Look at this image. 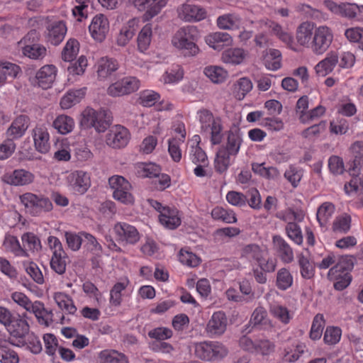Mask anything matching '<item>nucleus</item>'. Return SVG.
Here are the masks:
<instances>
[{
	"mask_svg": "<svg viewBox=\"0 0 363 363\" xmlns=\"http://www.w3.org/2000/svg\"><path fill=\"white\" fill-rule=\"evenodd\" d=\"M199 30L196 26H186L178 29L171 39L172 45L186 57L196 56L199 48L196 45Z\"/></svg>",
	"mask_w": 363,
	"mask_h": 363,
	"instance_id": "obj_1",
	"label": "nucleus"
},
{
	"mask_svg": "<svg viewBox=\"0 0 363 363\" xmlns=\"http://www.w3.org/2000/svg\"><path fill=\"white\" fill-rule=\"evenodd\" d=\"M197 115L201 133L208 136L212 145L220 144L224 129L222 119L206 109L198 111Z\"/></svg>",
	"mask_w": 363,
	"mask_h": 363,
	"instance_id": "obj_2",
	"label": "nucleus"
},
{
	"mask_svg": "<svg viewBox=\"0 0 363 363\" xmlns=\"http://www.w3.org/2000/svg\"><path fill=\"white\" fill-rule=\"evenodd\" d=\"M195 356L202 361L208 362H219L228 354V348L223 342L217 340H206L194 344Z\"/></svg>",
	"mask_w": 363,
	"mask_h": 363,
	"instance_id": "obj_3",
	"label": "nucleus"
},
{
	"mask_svg": "<svg viewBox=\"0 0 363 363\" xmlns=\"http://www.w3.org/2000/svg\"><path fill=\"white\" fill-rule=\"evenodd\" d=\"M267 252L257 244H248L240 250V258L249 262H255L259 268L266 272H273L277 267V261L272 257H265Z\"/></svg>",
	"mask_w": 363,
	"mask_h": 363,
	"instance_id": "obj_4",
	"label": "nucleus"
},
{
	"mask_svg": "<svg viewBox=\"0 0 363 363\" xmlns=\"http://www.w3.org/2000/svg\"><path fill=\"white\" fill-rule=\"evenodd\" d=\"M111 118L105 110L85 108L81 114L79 125L85 129L93 128L97 133H104L109 127Z\"/></svg>",
	"mask_w": 363,
	"mask_h": 363,
	"instance_id": "obj_5",
	"label": "nucleus"
},
{
	"mask_svg": "<svg viewBox=\"0 0 363 363\" xmlns=\"http://www.w3.org/2000/svg\"><path fill=\"white\" fill-rule=\"evenodd\" d=\"M38 40L36 31L30 30L18 43V48L25 57L41 60L45 57L48 52L43 45L37 43Z\"/></svg>",
	"mask_w": 363,
	"mask_h": 363,
	"instance_id": "obj_6",
	"label": "nucleus"
},
{
	"mask_svg": "<svg viewBox=\"0 0 363 363\" xmlns=\"http://www.w3.org/2000/svg\"><path fill=\"white\" fill-rule=\"evenodd\" d=\"M108 184L114 199L125 205H133L135 202L130 183L122 176L114 175L108 179Z\"/></svg>",
	"mask_w": 363,
	"mask_h": 363,
	"instance_id": "obj_7",
	"label": "nucleus"
},
{
	"mask_svg": "<svg viewBox=\"0 0 363 363\" xmlns=\"http://www.w3.org/2000/svg\"><path fill=\"white\" fill-rule=\"evenodd\" d=\"M150 205L159 213V220L164 228L173 230L181 224V215L174 207L164 206L154 199H149Z\"/></svg>",
	"mask_w": 363,
	"mask_h": 363,
	"instance_id": "obj_8",
	"label": "nucleus"
},
{
	"mask_svg": "<svg viewBox=\"0 0 363 363\" xmlns=\"http://www.w3.org/2000/svg\"><path fill=\"white\" fill-rule=\"evenodd\" d=\"M66 182L70 191L82 195L91 186L90 174L83 170H75L67 175Z\"/></svg>",
	"mask_w": 363,
	"mask_h": 363,
	"instance_id": "obj_9",
	"label": "nucleus"
},
{
	"mask_svg": "<svg viewBox=\"0 0 363 363\" xmlns=\"http://www.w3.org/2000/svg\"><path fill=\"white\" fill-rule=\"evenodd\" d=\"M333 40V33L327 26H320L315 29L313 38L312 50L314 53H324Z\"/></svg>",
	"mask_w": 363,
	"mask_h": 363,
	"instance_id": "obj_10",
	"label": "nucleus"
},
{
	"mask_svg": "<svg viewBox=\"0 0 363 363\" xmlns=\"http://www.w3.org/2000/svg\"><path fill=\"white\" fill-rule=\"evenodd\" d=\"M347 261L348 259L347 257H342L340 262L328 271V279L332 281H336L334 283V287L337 290H342L345 289L350 283L351 279L349 274L344 272H340L341 269H346L350 267V264H348L347 267H343L342 264L344 262H347Z\"/></svg>",
	"mask_w": 363,
	"mask_h": 363,
	"instance_id": "obj_11",
	"label": "nucleus"
},
{
	"mask_svg": "<svg viewBox=\"0 0 363 363\" xmlns=\"http://www.w3.org/2000/svg\"><path fill=\"white\" fill-rule=\"evenodd\" d=\"M130 138L129 130L120 125L113 126L106 137V144L113 148H121L127 145Z\"/></svg>",
	"mask_w": 363,
	"mask_h": 363,
	"instance_id": "obj_12",
	"label": "nucleus"
},
{
	"mask_svg": "<svg viewBox=\"0 0 363 363\" xmlns=\"http://www.w3.org/2000/svg\"><path fill=\"white\" fill-rule=\"evenodd\" d=\"M228 319L222 311H217L213 313L208 320L205 331L210 337H220L226 330Z\"/></svg>",
	"mask_w": 363,
	"mask_h": 363,
	"instance_id": "obj_13",
	"label": "nucleus"
},
{
	"mask_svg": "<svg viewBox=\"0 0 363 363\" xmlns=\"http://www.w3.org/2000/svg\"><path fill=\"white\" fill-rule=\"evenodd\" d=\"M117 239L126 244L134 245L140 240V233L135 227L126 223H117L113 227Z\"/></svg>",
	"mask_w": 363,
	"mask_h": 363,
	"instance_id": "obj_14",
	"label": "nucleus"
},
{
	"mask_svg": "<svg viewBox=\"0 0 363 363\" xmlns=\"http://www.w3.org/2000/svg\"><path fill=\"white\" fill-rule=\"evenodd\" d=\"M91 36L98 42H102L109 30V21L104 14H97L91 20L89 26Z\"/></svg>",
	"mask_w": 363,
	"mask_h": 363,
	"instance_id": "obj_15",
	"label": "nucleus"
},
{
	"mask_svg": "<svg viewBox=\"0 0 363 363\" xmlns=\"http://www.w3.org/2000/svg\"><path fill=\"white\" fill-rule=\"evenodd\" d=\"M57 74V68L53 65H45L35 73V84L43 89L50 88Z\"/></svg>",
	"mask_w": 363,
	"mask_h": 363,
	"instance_id": "obj_16",
	"label": "nucleus"
},
{
	"mask_svg": "<svg viewBox=\"0 0 363 363\" xmlns=\"http://www.w3.org/2000/svg\"><path fill=\"white\" fill-rule=\"evenodd\" d=\"M130 287V281L127 277L118 279L110 291V303L116 307L121 306L123 296L128 291L132 292Z\"/></svg>",
	"mask_w": 363,
	"mask_h": 363,
	"instance_id": "obj_17",
	"label": "nucleus"
},
{
	"mask_svg": "<svg viewBox=\"0 0 363 363\" xmlns=\"http://www.w3.org/2000/svg\"><path fill=\"white\" fill-rule=\"evenodd\" d=\"M34 178L33 174L30 172L23 169H18L4 174L2 180L10 185L25 186L31 184Z\"/></svg>",
	"mask_w": 363,
	"mask_h": 363,
	"instance_id": "obj_18",
	"label": "nucleus"
},
{
	"mask_svg": "<svg viewBox=\"0 0 363 363\" xmlns=\"http://www.w3.org/2000/svg\"><path fill=\"white\" fill-rule=\"evenodd\" d=\"M272 246L276 254L282 262L289 264L294 261V254L293 249L281 235H273Z\"/></svg>",
	"mask_w": 363,
	"mask_h": 363,
	"instance_id": "obj_19",
	"label": "nucleus"
},
{
	"mask_svg": "<svg viewBox=\"0 0 363 363\" xmlns=\"http://www.w3.org/2000/svg\"><path fill=\"white\" fill-rule=\"evenodd\" d=\"M206 43L216 51H221L225 47H230L233 43L231 35L228 33L217 31L208 34L205 37Z\"/></svg>",
	"mask_w": 363,
	"mask_h": 363,
	"instance_id": "obj_20",
	"label": "nucleus"
},
{
	"mask_svg": "<svg viewBox=\"0 0 363 363\" xmlns=\"http://www.w3.org/2000/svg\"><path fill=\"white\" fill-rule=\"evenodd\" d=\"M32 138L33 139L35 150L42 153L45 154L49 152L50 134L48 128L44 125H36L32 130Z\"/></svg>",
	"mask_w": 363,
	"mask_h": 363,
	"instance_id": "obj_21",
	"label": "nucleus"
},
{
	"mask_svg": "<svg viewBox=\"0 0 363 363\" xmlns=\"http://www.w3.org/2000/svg\"><path fill=\"white\" fill-rule=\"evenodd\" d=\"M30 125V119L27 116H17L6 130V135L8 139H19L24 135Z\"/></svg>",
	"mask_w": 363,
	"mask_h": 363,
	"instance_id": "obj_22",
	"label": "nucleus"
},
{
	"mask_svg": "<svg viewBox=\"0 0 363 363\" xmlns=\"http://www.w3.org/2000/svg\"><path fill=\"white\" fill-rule=\"evenodd\" d=\"M179 17L184 21H200L206 18L203 9L197 5L184 4L177 9Z\"/></svg>",
	"mask_w": 363,
	"mask_h": 363,
	"instance_id": "obj_23",
	"label": "nucleus"
},
{
	"mask_svg": "<svg viewBox=\"0 0 363 363\" xmlns=\"http://www.w3.org/2000/svg\"><path fill=\"white\" fill-rule=\"evenodd\" d=\"M242 138V133L238 128H231L227 131L225 141L220 147L237 156L243 141Z\"/></svg>",
	"mask_w": 363,
	"mask_h": 363,
	"instance_id": "obj_24",
	"label": "nucleus"
},
{
	"mask_svg": "<svg viewBox=\"0 0 363 363\" xmlns=\"http://www.w3.org/2000/svg\"><path fill=\"white\" fill-rule=\"evenodd\" d=\"M95 66L97 77L100 80L108 79L119 67L116 60L108 57H101Z\"/></svg>",
	"mask_w": 363,
	"mask_h": 363,
	"instance_id": "obj_25",
	"label": "nucleus"
},
{
	"mask_svg": "<svg viewBox=\"0 0 363 363\" xmlns=\"http://www.w3.org/2000/svg\"><path fill=\"white\" fill-rule=\"evenodd\" d=\"M262 23L288 48L293 50H296L292 35L284 30L280 24L269 20L262 21Z\"/></svg>",
	"mask_w": 363,
	"mask_h": 363,
	"instance_id": "obj_26",
	"label": "nucleus"
},
{
	"mask_svg": "<svg viewBox=\"0 0 363 363\" xmlns=\"http://www.w3.org/2000/svg\"><path fill=\"white\" fill-rule=\"evenodd\" d=\"M140 19L133 18L128 20L121 28L116 38V43L119 46H125L134 36L138 28Z\"/></svg>",
	"mask_w": 363,
	"mask_h": 363,
	"instance_id": "obj_27",
	"label": "nucleus"
},
{
	"mask_svg": "<svg viewBox=\"0 0 363 363\" xmlns=\"http://www.w3.org/2000/svg\"><path fill=\"white\" fill-rule=\"evenodd\" d=\"M314 31L313 23L308 21L302 23L296 29V39L298 44L312 49Z\"/></svg>",
	"mask_w": 363,
	"mask_h": 363,
	"instance_id": "obj_28",
	"label": "nucleus"
},
{
	"mask_svg": "<svg viewBox=\"0 0 363 363\" xmlns=\"http://www.w3.org/2000/svg\"><path fill=\"white\" fill-rule=\"evenodd\" d=\"M248 56V52L240 48H230L225 50L220 60L225 64L238 65L242 64Z\"/></svg>",
	"mask_w": 363,
	"mask_h": 363,
	"instance_id": "obj_29",
	"label": "nucleus"
},
{
	"mask_svg": "<svg viewBox=\"0 0 363 363\" xmlns=\"http://www.w3.org/2000/svg\"><path fill=\"white\" fill-rule=\"evenodd\" d=\"M201 137L199 135H194L189 140L190 150L189 157L194 164H206L208 157L205 151L200 147Z\"/></svg>",
	"mask_w": 363,
	"mask_h": 363,
	"instance_id": "obj_30",
	"label": "nucleus"
},
{
	"mask_svg": "<svg viewBox=\"0 0 363 363\" xmlns=\"http://www.w3.org/2000/svg\"><path fill=\"white\" fill-rule=\"evenodd\" d=\"M235 157V155L220 147L216 153L213 162L216 171L220 174L225 172L234 162Z\"/></svg>",
	"mask_w": 363,
	"mask_h": 363,
	"instance_id": "obj_31",
	"label": "nucleus"
},
{
	"mask_svg": "<svg viewBox=\"0 0 363 363\" xmlns=\"http://www.w3.org/2000/svg\"><path fill=\"white\" fill-rule=\"evenodd\" d=\"M26 311L33 313L42 325L48 326L52 322V312L46 310L44 304L40 301H30Z\"/></svg>",
	"mask_w": 363,
	"mask_h": 363,
	"instance_id": "obj_32",
	"label": "nucleus"
},
{
	"mask_svg": "<svg viewBox=\"0 0 363 363\" xmlns=\"http://www.w3.org/2000/svg\"><path fill=\"white\" fill-rule=\"evenodd\" d=\"M133 1L138 7L147 5L143 19L147 21L160 13L161 9L167 5L168 0H145V3L140 2L139 0H133ZM139 9H140V8Z\"/></svg>",
	"mask_w": 363,
	"mask_h": 363,
	"instance_id": "obj_33",
	"label": "nucleus"
},
{
	"mask_svg": "<svg viewBox=\"0 0 363 363\" xmlns=\"http://www.w3.org/2000/svg\"><path fill=\"white\" fill-rule=\"evenodd\" d=\"M216 24L221 30H238L242 25V18L235 13H225L217 18Z\"/></svg>",
	"mask_w": 363,
	"mask_h": 363,
	"instance_id": "obj_34",
	"label": "nucleus"
},
{
	"mask_svg": "<svg viewBox=\"0 0 363 363\" xmlns=\"http://www.w3.org/2000/svg\"><path fill=\"white\" fill-rule=\"evenodd\" d=\"M67 28L62 21H57L48 28V40L52 45H59L64 39Z\"/></svg>",
	"mask_w": 363,
	"mask_h": 363,
	"instance_id": "obj_35",
	"label": "nucleus"
},
{
	"mask_svg": "<svg viewBox=\"0 0 363 363\" xmlns=\"http://www.w3.org/2000/svg\"><path fill=\"white\" fill-rule=\"evenodd\" d=\"M6 328L13 336L21 337L28 333L29 325L23 317L13 315L9 325Z\"/></svg>",
	"mask_w": 363,
	"mask_h": 363,
	"instance_id": "obj_36",
	"label": "nucleus"
},
{
	"mask_svg": "<svg viewBox=\"0 0 363 363\" xmlns=\"http://www.w3.org/2000/svg\"><path fill=\"white\" fill-rule=\"evenodd\" d=\"M337 62V55L335 52H330L315 65V70L318 75L325 76L333 70Z\"/></svg>",
	"mask_w": 363,
	"mask_h": 363,
	"instance_id": "obj_37",
	"label": "nucleus"
},
{
	"mask_svg": "<svg viewBox=\"0 0 363 363\" xmlns=\"http://www.w3.org/2000/svg\"><path fill=\"white\" fill-rule=\"evenodd\" d=\"M184 78V69L179 65H173L169 67L160 77L164 84H175Z\"/></svg>",
	"mask_w": 363,
	"mask_h": 363,
	"instance_id": "obj_38",
	"label": "nucleus"
},
{
	"mask_svg": "<svg viewBox=\"0 0 363 363\" xmlns=\"http://www.w3.org/2000/svg\"><path fill=\"white\" fill-rule=\"evenodd\" d=\"M99 363H128L125 354L115 350H104L99 353Z\"/></svg>",
	"mask_w": 363,
	"mask_h": 363,
	"instance_id": "obj_39",
	"label": "nucleus"
},
{
	"mask_svg": "<svg viewBox=\"0 0 363 363\" xmlns=\"http://www.w3.org/2000/svg\"><path fill=\"white\" fill-rule=\"evenodd\" d=\"M152 37V24L147 23L139 32L137 37L138 50L140 52H145L151 43Z\"/></svg>",
	"mask_w": 363,
	"mask_h": 363,
	"instance_id": "obj_40",
	"label": "nucleus"
},
{
	"mask_svg": "<svg viewBox=\"0 0 363 363\" xmlns=\"http://www.w3.org/2000/svg\"><path fill=\"white\" fill-rule=\"evenodd\" d=\"M86 88L71 90L67 92L60 100V106L63 109H68L79 103L84 96Z\"/></svg>",
	"mask_w": 363,
	"mask_h": 363,
	"instance_id": "obj_41",
	"label": "nucleus"
},
{
	"mask_svg": "<svg viewBox=\"0 0 363 363\" xmlns=\"http://www.w3.org/2000/svg\"><path fill=\"white\" fill-rule=\"evenodd\" d=\"M203 74L208 78L213 83L221 84L224 82L228 78V73L224 68L216 66L210 65L207 66L203 69Z\"/></svg>",
	"mask_w": 363,
	"mask_h": 363,
	"instance_id": "obj_42",
	"label": "nucleus"
},
{
	"mask_svg": "<svg viewBox=\"0 0 363 363\" xmlns=\"http://www.w3.org/2000/svg\"><path fill=\"white\" fill-rule=\"evenodd\" d=\"M252 83L247 77L238 79L233 84L232 92L238 100H242L252 89Z\"/></svg>",
	"mask_w": 363,
	"mask_h": 363,
	"instance_id": "obj_43",
	"label": "nucleus"
},
{
	"mask_svg": "<svg viewBox=\"0 0 363 363\" xmlns=\"http://www.w3.org/2000/svg\"><path fill=\"white\" fill-rule=\"evenodd\" d=\"M74 125L75 123L74 119L65 114L57 116L53 121L54 128L62 135L71 133L73 130Z\"/></svg>",
	"mask_w": 363,
	"mask_h": 363,
	"instance_id": "obj_44",
	"label": "nucleus"
},
{
	"mask_svg": "<svg viewBox=\"0 0 363 363\" xmlns=\"http://www.w3.org/2000/svg\"><path fill=\"white\" fill-rule=\"evenodd\" d=\"M270 314L283 324H288L293 318L294 313L286 307L279 303L271 304L269 306Z\"/></svg>",
	"mask_w": 363,
	"mask_h": 363,
	"instance_id": "obj_45",
	"label": "nucleus"
},
{
	"mask_svg": "<svg viewBox=\"0 0 363 363\" xmlns=\"http://www.w3.org/2000/svg\"><path fill=\"white\" fill-rule=\"evenodd\" d=\"M263 61L267 69L278 70L281 66V54L278 50L270 49L264 55Z\"/></svg>",
	"mask_w": 363,
	"mask_h": 363,
	"instance_id": "obj_46",
	"label": "nucleus"
},
{
	"mask_svg": "<svg viewBox=\"0 0 363 363\" xmlns=\"http://www.w3.org/2000/svg\"><path fill=\"white\" fill-rule=\"evenodd\" d=\"M53 298L62 310L65 311L69 314H74L77 311L73 300L67 294L63 292H56L53 295Z\"/></svg>",
	"mask_w": 363,
	"mask_h": 363,
	"instance_id": "obj_47",
	"label": "nucleus"
},
{
	"mask_svg": "<svg viewBox=\"0 0 363 363\" xmlns=\"http://www.w3.org/2000/svg\"><path fill=\"white\" fill-rule=\"evenodd\" d=\"M335 211V205L329 201L323 203L317 210L316 218L320 226H324L332 218Z\"/></svg>",
	"mask_w": 363,
	"mask_h": 363,
	"instance_id": "obj_48",
	"label": "nucleus"
},
{
	"mask_svg": "<svg viewBox=\"0 0 363 363\" xmlns=\"http://www.w3.org/2000/svg\"><path fill=\"white\" fill-rule=\"evenodd\" d=\"M293 283L294 278L289 269L283 267L277 271L276 286L279 289L286 291L293 285Z\"/></svg>",
	"mask_w": 363,
	"mask_h": 363,
	"instance_id": "obj_49",
	"label": "nucleus"
},
{
	"mask_svg": "<svg viewBox=\"0 0 363 363\" xmlns=\"http://www.w3.org/2000/svg\"><path fill=\"white\" fill-rule=\"evenodd\" d=\"M211 216L214 220H220L226 223H235L237 222V218L233 210L226 209L220 206H216L212 210Z\"/></svg>",
	"mask_w": 363,
	"mask_h": 363,
	"instance_id": "obj_50",
	"label": "nucleus"
},
{
	"mask_svg": "<svg viewBox=\"0 0 363 363\" xmlns=\"http://www.w3.org/2000/svg\"><path fill=\"white\" fill-rule=\"evenodd\" d=\"M20 201L26 211L32 216H38V196L32 193H26L20 196Z\"/></svg>",
	"mask_w": 363,
	"mask_h": 363,
	"instance_id": "obj_51",
	"label": "nucleus"
},
{
	"mask_svg": "<svg viewBox=\"0 0 363 363\" xmlns=\"http://www.w3.org/2000/svg\"><path fill=\"white\" fill-rule=\"evenodd\" d=\"M253 172L267 179H277L280 176V172L277 167H266L264 163H255L252 164Z\"/></svg>",
	"mask_w": 363,
	"mask_h": 363,
	"instance_id": "obj_52",
	"label": "nucleus"
},
{
	"mask_svg": "<svg viewBox=\"0 0 363 363\" xmlns=\"http://www.w3.org/2000/svg\"><path fill=\"white\" fill-rule=\"evenodd\" d=\"M4 248L13 252L16 256L27 257V252L23 248L16 237L12 235L6 236L4 241Z\"/></svg>",
	"mask_w": 363,
	"mask_h": 363,
	"instance_id": "obj_53",
	"label": "nucleus"
},
{
	"mask_svg": "<svg viewBox=\"0 0 363 363\" xmlns=\"http://www.w3.org/2000/svg\"><path fill=\"white\" fill-rule=\"evenodd\" d=\"M298 263L302 278L310 279L314 277L315 267L310 259L303 254L298 255Z\"/></svg>",
	"mask_w": 363,
	"mask_h": 363,
	"instance_id": "obj_54",
	"label": "nucleus"
},
{
	"mask_svg": "<svg viewBox=\"0 0 363 363\" xmlns=\"http://www.w3.org/2000/svg\"><path fill=\"white\" fill-rule=\"evenodd\" d=\"M285 233L287 237L298 245H302L303 237L300 225L297 223H290L285 226Z\"/></svg>",
	"mask_w": 363,
	"mask_h": 363,
	"instance_id": "obj_55",
	"label": "nucleus"
},
{
	"mask_svg": "<svg viewBox=\"0 0 363 363\" xmlns=\"http://www.w3.org/2000/svg\"><path fill=\"white\" fill-rule=\"evenodd\" d=\"M351 220L350 216L347 213L338 216L333 223V230L335 233H347L351 228Z\"/></svg>",
	"mask_w": 363,
	"mask_h": 363,
	"instance_id": "obj_56",
	"label": "nucleus"
},
{
	"mask_svg": "<svg viewBox=\"0 0 363 363\" xmlns=\"http://www.w3.org/2000/svg\"><path fill=\"white\" fill-rule=\"evenodd\" d=\"M23 246L26 250L33 252H38L41 249L40 239L33 233H26L21 236Z\"/></svg>",
	"mask_w": 363,
	"mask_h": 363,
	"instance_id": "obj_57",
	"label": "nucleus"
},
{
	"mask_svg": "<svg viewBox=\"0 0 363 363\" xmlns=\"http://www.w3.org/2000/svg\"><path fill=\"white\" fill-rule=\"evenodd\" d=\"M79 51V42L75 39H69L66 43V45L62 50V57L65 61H72L78 55Z\"/></svg>",
	"mask_w": 363,
	"mask_h": 363,
	"instance_id": "obj_58",
	"label": "nucleus"
},
{
	"mask_svg": "<svg viewBox=\"0 0 363 363\" xmlns=\"http://www.w3.org/2000/svg\"><path fill=\"white\" fill-rule=\"evenodd\" d=\"M88 65V61L85 56H80L79 59L74 63L71 64L67 69L69 80H72L71 76L82 75Z\"/></svg>",
	"mask_w": 363,
	"mask_h": 363,
	"instance_id": "obj_59",
	"label": "nucleus"
},
{
	"mask_svg": "<svg viewBox=\"0 0 363 363\" xmlns=\"http://www.w3.org/2000/svg\"><path fill=\"white\" fill-rule=\"evenodd\" d=\"M160 99V95L153 90H144L140 92L138 101L145 107L154 106Z\"/></svg>",
	"mask_w": 363,
	"mask_h": 363,
	"instance_id": "obj_60",
	"label": "nucleus"
},
{
	"mask_svg": "<svg viewBox=\"0 0 363 363\" xmlns=\"http://www.w3.org/2000/svg\"><path fill=\"white\" fill-rule=\"evenodd\" d=\"M179 259L181 263L190 267H196L199 266L201 262L199 257L186 249H182L180 250Z\"/></svg>",
	"mask_w": 363,
	"mask_h": 363,
	"instance_id": "obj_61",
	"label": "nucleus"
},
{
	"mask_svg": "<svg viewBox=\"0 0 363 363\" xmlns=\"http://www.w3.org/2000/svg\"><path fill=\"white\" fill-rule=\"evenodd\" d=\"M67 255L65 252L62 254L52 255L50 259V267L58 274H62L65 272L67 265Z\"/></svg>",
	"mask_w": 363,
	"mask_h": 363,
	"instance_id": "obj_62",
	"label": "nucleus"
},
{
	"mask_svg": "<svg viewBox=\"0 0 363 363\" xmlns=\"http://www.w3.org/2000/svg\"><path fill=\"white\" fill-rule=\"evenodd\" d=\"M160 171V166L155 163H141L138 165V174L143 177H156Z\"/></svg>",
	"mask_w": 363,
	"mask_h": 363,
	"instance_id": "obj_63",
	"label": "nucleus"
},
{
	"mask_svg": "<svg viewBox=\"0 0 363 363\" xmlns=\"http://www.w3.org/2000/svg\"><path fill=\"white\" fill-rule=\"evenodd\" d=\"M325 326V320L322 314H317L312 323L310 337L313 340H319L323 334V328Z\"/></svg>",
	"mask_w": 363,
	"mask_h": 363,
	"instance_id": "obj_64",
	"label": "nucleus"
}]
</instances>
